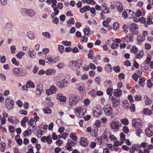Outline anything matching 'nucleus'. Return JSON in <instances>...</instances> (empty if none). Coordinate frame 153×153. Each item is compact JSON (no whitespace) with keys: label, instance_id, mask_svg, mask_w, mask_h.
I'll use <instances>...</instances> for the list:
<instances>
[{"label":"nucleus","instance_id":"39","mask_svg":"<svg viewBox=\"0 0 153 153\" xmlns=\"http://www.w3.org/2000/svg\"><path fill=\"white\" fill-rule=\"evenodd\" d=\"M113 91V89L111 88H108L106 90L107 94L108 95H112Z\"/></svg>","mask_w":153,"mask_h":153},{"label":"nucleus","instance_id":"29","mask_svg":"<svg viewBox=\"0 0 153 153\" xmlns=\"http://www.w3.org/2000/svg\"><path fill=\"white\" fill-rule=\"evenodd\" d=\"M27 35L28 38L31 39H33L35 38V35L31 31L28 32L27 33Z\"/></svg>","mask_w":153,"mask_h":153},{"label":"nucleus","instance_id":"36","mask_svg":"<svg viewBox=\"0 0 153 153\" xmlns=\"http://www.w3.org/2000/svg\"><path fill=\"white\" fill-rule=\"evenodd\" d=\"M70 136V138L73 140L76 141L77 139V137L75 133H71Z\"/></svg>","mask_w":153,"mask_h":153},{"label":"nucleus","instance_id":"24","mask_svg":"<svg viewBox=\"0 0 153 153\" xmlns=\"http://www.w3.org/2000/svg\"><path fill=\"white\" fill-rule=\"evenodd\" d=\"M145 134L149 137H151L153 135V132L149 128H147L145 130Z\"/></svg>","mask_w":153,"mask_h":153},{"label":"nucleus","instance_id":"46","mask_svg":"<svg viewBox=\"0 0 153 153\" xmlns=\"http://www.w3.org/2000/svg\"><path fill=\"white\" fill-rule=\"evenodd\" d=\"M9 130L11 133H13L15 132V128L13 126H10L8 128Z\"/></svg>","mask_w":153,"mask_h":153},{"label":"nucleus","instance_id":"11","mask_svg":"<svg viewBox=\"0 0 153 153\" xmlns=\"http://www.w3.org/2000/svg\"><path fill=\"white\" fill-rule=\"evenodd\" d=\"M130 29L133 34H136L137 33L138 26L135 23H133L130 25Z\"/></svg>","mask_w":153,"mask_h":153},{"label":"nucleus","instance_id":"44","mask_svg":"<svg viewBox=\"0 0 153 153\" xmlns=\"http://www.w3.org/2000/svg\"><path fill=\"white\" fill-rule=\"evenodd\" d=\"M90 29L89 27H86L84 28L83 30L84 34L86 35H88L90 32Z\"/></svg>","mask_w":153,"mask_h":153},{"label":"nucleus","instance_id":"7","mask_svg":"<svg viewBox=\"0 0 153 153\" xmlns=\"http://www.w3.org/2000/svg\"><path fill=\"white\" fill-rule=\"evenodd\" d=\"M68 81V78L66 77L64 78V81L62 82H56V85L60 88H63L67 86Z\"/></svg>","mask_w":153,"mask_h":153},{"label":"nucleus","instance_id":"59","mask_svg":"<svg viewBox=\"0 0 153 153\" xmlns=\"http://www.w3.org/2000/svg\"><path fill=\"white\" fill-rule=\"evenodd\" d=\"M62 44L65 46H69L71 45L70 42H68L67 41H62Z\"/></svg>","mask_w":153,"mask_h":153},{"label":"nucleus","instance_id":"30","mask_svg":"<svg viewBox=\"0 0 153 153\" xmlns=\"http://www.w3.org/2000/svg\"><path fill=\"white\" fill-rule=\"evenodd\" d=\"M127 10H128V18H134V13L133 11L131 10H130L127 9Z\"/></svg>","mask_w":153,"mask_h":153},{"label":"nucleus","instance_id":"8","mask_svg":"<svg viewBox=\"0 0 153 153\" xmlns=\"http://www.w3.org/2000/svg\"><path fill=\"white\" fill-rule=\"evenodd\" d=\"M103 109L105 115L107 116H109L112 114L113 110L110 105H105Z\"/></svg>","mask_w":153,"mask_h":153},{"label":"nucleus","instance_id":"15","mask_svg":"<svg viewBox=\"0 0 153 153\" xmlns=\"http://www.w3.org/2000/svg\"><path fill=\"white\" fill-rule=\"evenodd\" d=\"M102 113V110L100 108H94L93 110V113L94 115L96 117H98Z\"/></svg>","mask_w":153,"mask_h":153},{"label":"nucleus","instance_id":"21","mask_svg":"<svg viewBox=\"0 0 153 153\" xmlns=\"http://www.w3.org/2000/svg\"><path fill=\"white\" fill-rule=\"evenodd\" d=\"M122 91L120 89H115L113 93V95L115 97L120 96L122 95Z\"/></svg>","mask_w":153,"mask_h":153},{"label":"nucleus","instance_id":"5","mask_svg":"<svg viewBox=\"0 0 153 153\" xmlns=\"http://www.w3.org/2000/svg\"><path fill=\"white\" fill-rule=\"evenodd\" d=\"M58 88L54 85H51L49 89L46 90V94L49 95L52 94H55Z\"/></svg>","mask_w":153,"mask_h":153},{"label":"nucleus","instance_id":"42","mask_svg":"<svg viewBox=\"0 0 153 153\" xmlns=\"http://www.w3.org/2000/svg\"><path fill=\"white\" fill-rule=\"evenodd\" d=\"M25 54V53L24 52L22 51H20L18 53L16 54V56L18 58L21 59Z\"/></svg>","mask_w":153,"mask_h":153},{"label":"nucleus","instance_id":"41","mask_svg":"<svg viewBox=\"0 0 153 153\" xmlns=\"http://www.w3.org/2000/svg\"><path fill=\"white\" fill-rule=\"evenodd\" d=\"M145 36L139 35L137 38V40L139 42H142L145 39Z\"/></svg>","mask_w":153,"mask_h":153},{"label":"nucleus","instance_id":"26","mask_svg":"<svg viewBox=\"0 0 153 153\" xmlns=\"http://www.w3.org/2000/svg\"><path fill=\"white\" fill-rule=\"evenodd\" d=\"M90 9V7L88 6H86L82 8L80 10V12L81 13H84L89 10Z\"/></svg>","mask_w":153,"mask_h":153},{"label":"nucleus","instance_id":"47","mask_svg":"<svg viewBox=\"0 0 153 153\" xmlns=\"http://www.w3.org/2000/svg\"><path fill=\"white\" fill-rule=\"evenodd\" d=\"M123 143L121 141H115L114 142V145L115 146H121Z\"/></svg>","mask_w":153,"mask_h":153},{"label":"nucleus","instance_id":"57","mask_svg":"<svg viewBox=\"0 0 153 153\" xmlns=\"http://www.w3.org/2000/svg\"><path fill=\"white\" fill-rule=\"evenodd\" d=\"M145 81V79L144 77L140 76L139 78V83L140 85H142Z\"/></svg>","mask_w":153,"mask_h":153},{"label":"nucleus","instance_id":"49","mask_svg":"<svg viewBox=\"0 0 153 153\" xmlns=\"http://www.w3.org/2000/svg\"><path fill=\"white\" fill-rule=\"evenodd\" d=\"M90 102V101L88 99H85L83 102L85 105L88 106Z\"/></svg>","mask_w":153,"mask_h":153},{"label":"nucleus","instance_id":"12","mask_svg":"<svg viewBox=\"0 0 153 153\" xmlns=\"http://www.w3.org/2000/svg\"><path fill=\"white\" fill-rule=\"evenodd\" d=\"M74 144L73 141L69 139L65 146L66 149L69 152L73 150L72 146H73Z\"/></svg>","mask_w":153,"mask_h":153},{"label":"nucleus","instance_id":"56","mask_svg":"<svg viewBox=\"0 0 153 153\" xmlns=\"http://www.w3.org/2000/svg\"><path fill=\"white\" fill-rule=\"evenodd\" d=\"M64 47L62 45H59L58 47L59 51L61 53H62L63 52Z\"/></svg>","mask_w":153,"mask_h":153},{"label":"nucleus","instance_id":"1","mask_svg":"<svg viewBox=\"0 0 153 153\" xmlns=\"http://www.w3.org/2000/svg\"><path fill=\"white\" fill-rule=\"evenodd\" d=\"M69 98V105L71 107L75 105L79 100V96L76 94L70 95Z\"/></svg>","mask_w":153,"mask_h":153},{"label":"nucleus","instance_id":"55","mask_svg":"<svg viewBox=\"0 0 153 153\" xmlns=\"http://www.w3.org/2000/svg\"><path fill=\"white\" fill-rule=\"evenodd\" d=\"M119 44L117 43H113L111 46V48L113 49H115L118 47Z\"/></svg>","mask_w":153,"mask_h":153},{"label":"nucleus","instance_id":"18","mask_svg":"<svg viewBox=\"0 0 153 153\" xmlns=\"http://www.w3.org/2000/svg\"><path fill=\"white\" fill-rule=\"evenodd\" d=\"M147 24L145 25L146 27H147L149 25L153 24V15L150 16L147 19Z\"/></svg>","mask_w":153,"mask_h":153},{"label":"nucleus","instance_id":"60","mask_svg":"<svg viewBox=\"0 0 153 153\" xmlns=\"http://www.w3.org/2000/svg\"><path fill=\"white\" fill-rule=\"evenodd\" d=\"M136 148L135 146H132L130 148H129L130 150V152L131 153H134L135 150Z\"/></svg>","mask_w":153,"mask_h":153},{"label":"nucleus","instance_id":"34","mask_svg":"<svg viewBox=\"0 0 153 153\" xmlns=\"http://www.w3.org/2000/svg\"><path fill=\"white\" fill-rule=\"evenodd\" d=\"M34 122L35 121L33 120V119H30L28 121V124L29 125L32 126V127H33L34 129H36V126L35 125H33Z\"/></svg>","mask_w":153,"mask_h":153},{"label":"nucleus","instance_id":"52","mask_svg":"<svg viewBox=\"0 0 153 153\" xmlns=\"http://www.w3.org/2000/svg\"><path fill=\"white\" fill-rule=\"evenodd\" d=\"M128 10H127L126 11H124L122 13V16L125 18L128 17Z\"/></svg>","mask_w":153,"mask_h":153},{"label":"nucleus","instance_id":"58","mask_svg":"<svg viewBox=\"0 0 153 153\" xmlns=\"http://www.w3.org/2000/svg\"><path fill=\"white\" fill-rule=\"evenodd\" d=\"M95 124L97 128H99L100 126L101 123L99 120H97L95 122Z\"/></svg>","mask_w":153,"mask_h":153},{"label":"nucleus","instance_id":"63","mask_svg":"<svg viewBox=\"0 0 153 153\" xmlns=\"http://www.w3.org/2000/svg\"><path fill=\"white\" fill-rule=\"evenodd\" d=\"M151 48V45L149 43H146L145 45V48L146 49L149 50Z\"/></svg>","mask_w":153,"mask_h":153},{"label":"nucleus","instance_id":"9","mask_svg":"<svg viewBox=\"0 0 153 153\" xmlns=\"http://www.w3.org/2000/svg\"><path fill=\"white\" fill-rule=\"evenodd\" d=\"M82 61L80 59H78L76 62L73 61L69 64L71 66H75V67H80L82 66Z\"/></svg>","mask_w":153,"mask_h":153},{"label":"nucleus","instance_id":"19","mask_svg":"<svg viewBox=\"0 0 153 153\" xmlns=\"http://www.w3.org/2000/svg\"><path fill=\"white\" fill-rule=\"evenodd\" d=\"M145 103L146 105H149L152 103V101L151 99L148 97L146 96L144 97Z\"/></svg>","mask_w":153,"mask_h":153},{"label":"nucleus","instance_id":"61","mask_svg":"<svg viewBox=\"0 0 153 153\" xmlns=\"http://www.w3.org/2000/svg\"><path fill=\"white\" fill-rule=\"evenodd\" d=\"M34 120L35 122H37L38 121L39 118L38 116L37 115V114L36 112H34Z\"/></svg>","mask_w":153,"mask_h":153},{"label":"nucleus","instance_id":"48","mask_svg":"<svg viewBox=\"0 0 153 153\" xmlns=\"http://www.w3.org/2000/svg\"><path fill=\"white\" fill-rule=\"evenodd\" d=\"M42 34L43 36L47 38H50L51 37L50 33L47 32L43 33Z\"/></svg>","mask_w":153,"mask_h":153},{"label":"nucleus","instance_id":"53","mask_svg":"<svg viewBox=\"0 0 153 153\" xmlns=\"http://www.w3.org/2000/svg\"><path fill=\"white\" fill-rule=\"evenodd\" d=\"M89 52L90 53L88 54V57L89 58H90L91 59H93L94 56L92 50L91 49L90 50Z\"/></svg>","mask_w":153,"mask_h":153},{"label":"nucleus","instance_id":"14","mask_svg":"<svg viewBox=\"0 0 153 153\" xmlns=\"http://www.w3.org/2000/svg\"><path fill=\"white\" fill-rule=\"evenodd\" d=\"M43 86L41 84H39L37 85L36 87V95H39L41 94L43 90Z\"/></svg>","mask_w":153,"mask_h":153},{"label":"nucleus","instance_id":"17","mask_svg":"<svg viewBox=\"0 0 153 153\" xmlns=\"http://www.w3.org/2000/svg\"><path fill=\"white\" fill-rule=\"evenodd\" d=\"M81 145L84 147L87 146L88 145L87 139L84 137L81 138L80 140Z\"/></svg>","mask_w":153,"mask_h":153},{"label":"nucleus","instance_id":"32","mask_svg":"<svg viewBox=\"0 0 153 153\" xmlns=\"http://www.w3.org/2000/svg\"><path fill=\"white\" fill-rule=\"evenodd\" d=\"M125 40L127 42H132L133 41V38L131 36H129L127 35L125 38Z\"/></svg>","mask_w":153,"mask_h":153},{"label":"nucleus","instance_id":"6","mask_svg":"<svg viewBox=\"0 0 153 153\" xmlns=\"http://www.w3.org/2000/svg\"><path fill=\"white\" fill-rule=\"evenodd\" d=\"M14 102L9 98H7L5 100V105L9 109H12L14 106Z\"/></svg>","mask_w":153,"mask_h":153},{"label":"nucleus","instance_id":"10","mask_svg":"<svg viewBox=\"0 0 153 153\" xmlns=\"http://www.w3.org/2000/svg\"><path fill=\"white\" fill-rule=\"evenodd\" d=\"M74 111L76 115L78 117H82L83 115V112L82 111V108L80 106L77 107Z\"/></svg>","mask_w":153,"mask_h":153},{"label":"nucleus","instance_id":"33","mask_svg":"<svg viewBox=\"0 0 153 153\" xmlns=\"http://www.w3.org/2000/svg\"><path fill=\"white\" fill-rule=\"evenodd\" d=\"M120 137L121 141L123 143L125 142L126 140V136L125 134L121 132L120 134Z\"/></svg>","mask_w":153,"mask_h":153},{"label":"nucleus","instance_id":"54","mask_svg":"<svg viewBox=\"0 0 153 153\" xmlns=\"http://www.w3.org/2000/svg\"><path fill=\"white\" fill-rule=\"evenodd\" d=\"M141 12L140 10H138L135 13V15L136 17H139L140 16H141Z\"/></svg>","mask_w":153,"mask_h":153},{"label":"nucleus","instance_id":"62","mask_svg":"<svg viewBox=\"0 0 153 153\" xmlns=\"http://www.w3.org/2000/svg\"><path fill=\"white\" fill-rule=\"evenodd\" d=\"M12 62L13 64L15 65L16 66H18L19 64V62L17 61L15 58H13L12 59Z\"/></svg>","mask_w":153,"mask_h":153},{"label":"nucleus","instance_id":"28","mask_svg":"<svg viewBox=\"0 0 153 153\" xmlns=\"http://www.w3.org/2000/svg\"><path fill=\"white\" fill-rule=\"evenodd\" d=\"M27 87L28 88H34L35 87V85L34 83L31 81H28L27 83Z\"/></svg>","mask_w":153,"mask_h":153},{"label":"nucleus","instance_id":"40","mask_svg":"<svg viewBox=\"0 0 153 153\" xmlns=\"http://www.w3.org/2000/svg\"><path fill=\"white\" fill-rule=\"evenodd\" d=\"M120 121L122 124L126 125H128L129 123L128 120L126 118L124 119H121Z\"/></svg>","mask_w":153,"mask_h":153},{"label":"nucleus","instance_id":"20","mask_svg":"<svg viewBox=\"0 0 153 153\" xmlns=\"http://www.w3.org/2000/svg\"><path fill=\"white\" fill-rule=\"evenodd\" d=\"M115 4L117 6L118 10L120 12H121L123 9L122 4L120 2L118 1L116 2Z\"/></svg>","mask_w":153,"mask_h":153},{"label":"nucleus","instance_id":"50","mask_svg":"<svg viewBox=\"0 0 153 153\" xmlns=\"http://www.w3.org/2000/svg\"><path fill=\"white\" fill-rule=\"evenodd\" d=\"M113 28L115 30H117L119 27V24L117 22H115L113 24Z\"/></svg>","mask_w":153,"mask_h":153},{"label":"nucleus","instance_id":"13","mask_svg":"<svg viewBox=\"0 0 153 153\" xmlns=\"http://www.w3.org/2000/svg\"><path fill=\"white\" fill-rule=\"evenodd\" d=\"M56 99L63 102H65L66 100V97L63 96L62 93H58L57 94Z\"/></svg>","mask_w":153,"mask_h":153},{"label":"nucleus","instance_id":"3","mask_svg":"<svg viewBox=\"0 0 153 153\" xmlns=\"http://www.w3.org/2000/svg\"><path fill=\"white\" fill-rule=\"evenodd\" d=\"M121 126L120 122L114 120H113L110 123V127L113 130L119 129Z\"/></svg>","mask_w":153,"mask_h":153},{"label":"nucleus","instance_id":"2","mask_svg":"<svg viewBox=\"0 0 153 153\" xmlns=\"http://www.w3.org/2000/svg\"><path fill=\"white\" fill-rule=\"evenodd\" d=\"M132 125L133 127L136 129L140 128L143 127V122L139 119H133L132 120Z\"/></svg>","mask_w":153,"mask_h":153},{"label":"nucleus","instance_id":"64","mask_svg":"<svg viewBox=\"0 0 153 153\" xmlns=\"http://www.w3.org/2000/svg\"><path fill=\"white\" fill-rule=\"evenodd\" d=\"M131 50L132 52L135 53L137 51L138 49L135 46H134L132 47Z\"/></svg>","mask_w":153,"mask_h":153},{"label":"nucleus","instance_id":"43","mask_svg":"<svg viewBox=\"0 0 153 153\" xmlns=\"http://www.w3.org/2000/svg\"><path fill=\"white\" fill-rule=\"evenodd\" d=\"M44 113L45 114H49L51 113V109L47 107L43 109Z\"/></svg>","mask_w":153,"mask_h":153},{"label":"nucleus","instance_id":"45","mask_svg":"<svg viewBox=\"0 0 153 153\" xmlns=\"http://www.w3.org/2000/svg\"><path fill=\"white\" fill-rule=\"evenodd\" d=\"M6 144L5 143L2 142L1 143V152L4 151Z\"/></svg>","mask_w":153,"mask_h":153},{"label":"nucleus","instance_id":"16","mask_svg":"<svg viewBox=\"0 0 153 153\" xmlns=\"http://www.w3.org/2000/svg\"><path fill=\"white\" fill-rule=\"evenodd\" d=\"M112 105L114 108L117 107L120 104V98H116L113 101H111Z\"/></svg>","mask_w":153,"mask_h":153},{"label":"nucleus","instance_id":"4","mask_svg":"<svg viewBox=\"0 0 153 153\" xmlns=\"http://www.w3.org/2000/svg\"><path fill=\"white\" fill-rule=\"evenodd\" d=\"M13 74L16 76H21L25 75L26 71H23L22 69L21 68H15L13 69Z\"/></svg>","mask_w":153,"mask_h":153},{"label":"nucleus","instance_id":"51","mask_svg":"<svg viewBox=\"0 0 153 153\" xmlns=\"http://www.w3.org/2000/svg\"><path fill=\"white\" fill-rule=\"evenodd\" d=\"M28 10L25 8H22L21 9L20 11L22 15L27 14Z\"/></svg>","mask_w":153,"mask_h":153},{"label":"nucleus","instance_id":"23","mask_svg":"<svg viewBox=\"0 0 153 153\" xmlns=\"http://www.w3.org/2000/svg\"><path fill=\"white\" fill-rule=\"evenodd\" d=\"M144 53L143 51L140 50L137 52L136 54V58L140 59L142 58L143 55Z\"/></svg>","mask_w":153,"mask_h":153},{"label":"nucleus","instance_id":"38","mask_svg":"<svg viewBox=\"0 0 153 153\" xmlns=\"http://www.w3.org/2000/svg\"><path fill=\"white\" fill-rule=\"evenodd\" d=\"M46 142L48 144H50L52 142V137L51 135H48L46 137Z\"/></svg>","mask_w":153,"mask_h":153},{"label":"nucleus","instance_id":"37","mask_svg":"<svg viewBox=\"0 0 153 153\" xmlns=\"http://www.w3.org/2000/svg\"><path fill=\"white\" fill-rule=\"evenodd\" d=\"M153 148V145L152 144L149 145H148V147L145 149L144 150V153H149V149H152Z\"/></svg>","mask_w":153,"mask_h":153},{"label":"nucleus","instance_id":"35","mask_svg":"<svg viewBox=\"0 0 153 153\" xmlns=\"http://www.w3.org/2000/svg\"><path fill=\"white\" fill-rule=\"evenodd\" d=\"M107 140V138L106 137V136H105V137H103V139L102 138L101 140H99V143L100 145H102V146H103L105 144V142H104V141H106Z\"/></svg>","mask_w":153,"mask_h":153},{"label":"nucleus","instance_id":"22","mask_svg":"<svg viewBox=\"0 0 153 153\" xmlns=\"http://www.w3.org/2000/svg\"><path fill=\"white\" fill-rule=\"evenodd\" d=\"M143 113L145 114L149 115H152L153 114L152 111L150 110L147 108H145L143 110Z\"/></svg>","mask_w":153,"mask_h":153},{"label":"nucleus","instance_id":"31","mask_svg":"<svg viewBox=\"0 0 153 153\" xmlns=\"http://www.w3.org/2000/svg\"><path fill=\"white\" fill-rule=\"evenodd\" d=\"M46 59V60H48V61L46 62L48 63L49 64H51V63H54L56 62L55 61L52 59L51 57L50 56H47Z\"/></svg>","mask_w":153,"mask_h":153},{"label":"nucleus","instance_id":"27","mask_svg":"<svg viewBox=\"0 0 153 153\" xmlns=\"http://www.w3.org/2000/svg\"><path fill=\"white\" fill-rule=\"evenodd\" d=\"M56 71L53 69H49L46 71L45 73L47 75H50L52 74H54Z\"/></svg>","mask_w":153,"mask_h":153},{"label":"nucleus","instance_id":"25","mask_svg":"<svg viewBox=\"0 0 153 153\" xmlns=\"http://www.w3.org/2000/svg\"><path fill=\"white\" fill-rule=\"evenodd\" d=\"M36 14V12L33 9H28L27 15L33 17Z\"/></svg>","mask_w":153,"mask_h":153}]
</instances>
